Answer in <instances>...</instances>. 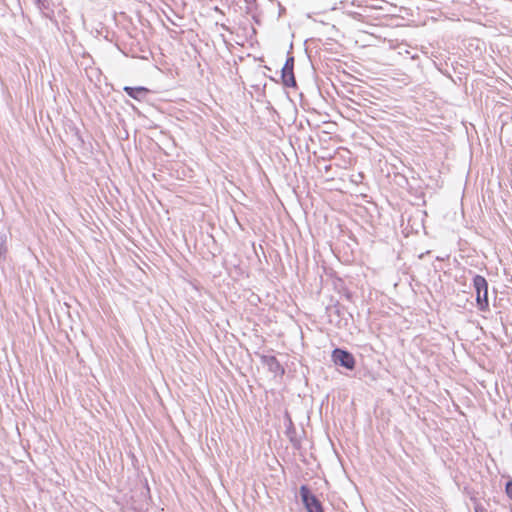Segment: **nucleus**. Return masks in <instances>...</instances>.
I'll return each instance as SVG.
<instances>
[{
	"label": "nucleus",
	"mask_w": 512,
	"mask_h": 512,
	"mask_svg": "<svg viewBox=\"0 0 512 512\" xmlns=\"http://www.w3.org/2000/svg\"><path fill=\"white\" fill-rule=\"evenodd\" d=\"M505 493L510 499H512V480L506 483Z\"/></svg>",
	"instance_id": "obj_8"
},
{
	"label": "nucleus",
	"mask_w": 512,
	"mask_h": 512,
	"mask_svg": "<svg viewBox=\"0 0 512 512\" xmlns=\"http://www.w3.org/2000/svg\"><path fill=\"white\" fill-rule=\"evenodd\" d=\"M124 91L130 97L139 100V99H141L142 97H144L147 94L148 89L145 88V87H129V86H126V87H124Z\"/></svg>",
	"instance_id": "obj_5"
},
{
	"label": "nucleus",
	"mask_w": 512,
	"mask_h": 512,
	"mask_svg": "<svg viewBox=\"0 0 512 512\" xmlns=\"http://www.w3.org/2000/svg\"><path fill=\"white\" fill-rule=\"evenodd\" d=\"M293 68L294 58L290 57L286 60L281 70L283 84L287 87H294L296 85Z\"/></svg>",
	"instance_id": "obj_4"
},
{
	"label": "nucleus",
	"mask_w": 512,
	"mask_h": 512,
	"mask_svg": "<svg viewBox=\"0 0 512 512\" xmlns=\"http://www.w3.org/2000/svg\"><path fill=\"white\" fill-rule=\"evenodd\" d=\"M332 358L335 364L352 370L355 366V359L353 355L342 349H335L332 353Z\"/></svg>",
	"instance_id": "obj_3"
},
{
	"label": "nucleus",
	"mask_w": 512,
	"mask_h": 512,
	"mask_svg": "<svg viewBox=\"0 0 512 512\" xmlns=\"http://www.w3.org/2000/svg\"><path fill=\"white\" fill-rule=\"evenodd\" d=\"M6 246H5V238L0 236V258L5 254Z\"/></svg>",
	"instance_id": "obj_7"
},
{
	"label": "nucleus",
	"mask_w": 512,
	"mask_h": 512,
	"mask_svg": "<svg viewBox=\"0 0 512 512\" xmlns=\"http://www.w3.org/2000/svg\"><path fill=\"white\" fill-rule=\"evenodd\" d=\"M473 286L476 290V302L481 311H485L488 306V283L483 276L476 275L473 279Z\"/></svg>",
	"instance_id": "obj_1"
},
{
	"label": "nucleus",
	"mask_w": 512,
	"mask_h": 512,
	"mask_svg": "<svg viewBox=\"0 0 512 512\" xmlns=\"http://www.w3.org/2000/svg\"><path fill=\"white\" fill-rule=\"evenodd\" d=\"M267 364L269 365L270 370L274 372H277L281 369L280 364L278 363L275 357H269L267 359Z\"/></svg>",
	"instance_id": "obj_6"
},
{
	"label": "nucleus",
	"mask_w": 512,
	"mask_h": 512,
	"mask_svg": "<svg viewBox=\"0 0 512 512\" xmlns=\"http://www.w3.org/2000/svg\"><path fill=\"white\" fill-rule=\"evenodd\" d=\"M474 510L475 512H487L486 508L481 504H476Z\"/></svg>",
	"instance_id": "obj_9"
},
{
	"label": "nucleus",
	"mask_w": 512,
	"mask_h": 512,
	"mask_svg": "<svg viewBox=\"0 0 512 512\" xmlns=\"http://www.w3.org/2000/svg\"><path fill=\"white\" fill-rule=\"evenodd\" d=\"M299 493L307 512H323L320 501L310 492L307 486L302 485Z\"/></svg>",
	"instance_id": "obj_2"
}]
</instances>
